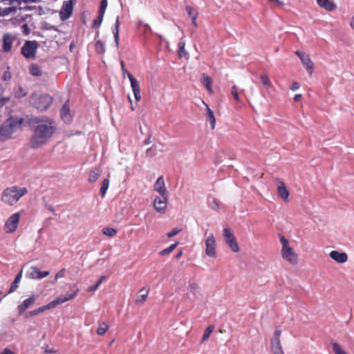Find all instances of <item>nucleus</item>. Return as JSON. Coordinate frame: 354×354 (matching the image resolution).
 Wrapping results in <instances>:
<instances>
[{"mask_svg":"<svg viewBox=\"0 0 354 354\" xmlns=\"http://www.w3.org/2000/svg\"><path fill=\"white\" fill-rule=\"evenodd\" d=\"M28 124L33 128L30 139V147L33 149L46 144L57 130L55 121L46 116L32 117L28 120Z\"/></svg>","mask_w":354,"mask_h":354,"instance_id":"nucleus-1","label":"nucleus"},{"mask_svg":"<svg viewBox=\"0 0 354 354\" xmlns=\"http://www.w3.org/2000/svg\"><path fill=\"white\" fill-rule=\"evenodd\" d=\"M24 122L23 118L10 115L0 124V142L10 140Z\"/></svg>","mask_w":354,"mask_h":354,"instance_id":"nucleus-2","label":"nucleus"},{"mask_svg":"<svg viewBox=\"0 0 354 354\" xmlns=\"http://www.w3.org/2000/svg\"><path fill=\"white\" fill-rule=\"evenodd\" d=\"M72 292L69 294H66L65 295H60L57 297L53 301L49 302L48 304L39 307L37 309L28 312V316L33 317L37 315L38 314L44 312L46 310L52 309L56 307L57 306L64 304L66 301H70L73 299L78 293L79 289L76 287V285H73L71 287Z\"/></svg>","mask_w":354,"mask_h":354,"instance_id":"nucleus-3","label":"nucleus"},{"mask_svg":"<svg viewBox=\"0 0 354 354\" xmlns=\"http://www.w3.org/2000/svg\"><path fill=\"white\" fill-rule=\"evenodd\" d=\"M27 193L28 190L26 187H18L17 186L7 187L2 193L1 201L6 204L13 205Z\"/></svg>","mask_w":354,"mask_h":354,"instance_id":"nucleus-4","label":"nucleus"},{"mask_svg":"<svg viewBox=\"0 0 354 354\" xmlns=\"http://www.w3.org/2000/svg\"><path fill=\"white\" fill-rule=\"evenodd\" d=\"M53 98L48 94L38 95L32 93L29 97V104L33 108L44 111L52 104Z\"/></svg>","mask_w":354,"mask_h":354,"instance_id":"nucleus-5","label":"nucleus"},{"mask_svg":"<svg viewBox=\"0 0 354 354\" xmlns=\"http://www.w3.org/2000/svg\"><path fill=\"white\" fill-rule=\"evenodd\" d=\"M37 48V41H26L21 48V53L25 58L32 59L35 57Z\"/></svg>","mask_w":354,"mask_h":354,"instance_id":"nucleus-6","label":"nucleus"},{"mask_svg":"<svg viewBox=\"0 0 354 354\" xmlns=\"http://www.w3.org/2000/svg\"><path fill=\"white\" fill-rule=\"evenodd\" d=\"M281 334V329L276 328L270 341V350L272 354H284L280 341Z\"/></svg>","mask_w":354,"mask_h":354,"instance_id":"nucleus-7","label":"nucleus"},{"mask_svg":"<svg viewBox=\"0 0 354 354\" xmlns=\"http://www.w3.org/2000/svg\"><path fill=\"white\" fill-rule=\"evenodd\" d=\"M223 237L225 243L228 245L232 252H238L239 247L236 238L230 228H225L223 230Z\"/></svg>","mask_w":354,"mask_h":354,"instance_id":"nucleus-8","label":"nucleus"},{"mask_svg":"<svg viewBox=\"0 0 354 354\" xmlns=\"http://www.w3.org/2000/svg\"><path fill=\"white\" fill-rule=\"evenodd\" d=\"M295 54L299 57L301 63L306 68V71L310 75L313 72L314 64L310 59L309 56L303 51L297 50Z\"/></svg>","mask_w":354,"mask_h":354,"instance_id":"nucleus-9","label":"nucleus"},{"mask_svg":"<svg viewBox=\"0 0 354 354\" xmlns=\"http://www.w3.org/2000/svg\"><path fill=\"white\" fill-rule=\"evenodd\" d=\"M73 5L71 1H65L59 12V17L62 21L68 19L73 14Z\"/></svg>","mask_w":354,"mask_h":354,"instance_id":"nucleus-10","label":"nucleus"},{"mask_svg":"<svg viewBox=\"0 0 354 354\" xmlns=\"http://www.w3.org/2000/svg\"><path fill=\"white\" fill-rule=\"evenodd\" d=\"M19 216V213H15L8 218L5 223V227L7 232L12 233L15 231L18 226Z\"/></svg>","mask_w":354,"mask_h":354,"instance_id":"nucleus-11","label":"nucleus"},{"mask_svg":"<svg viewBox=\"0 0 354 354\" xmlns=\"http://www.w3.org/2000/svg\"><path fill=\"white\" fill-rule=\"evenodd\" d=\"M169 200V194L166 196H156L153 201V207L158 212H164L167 208V204Z\"/></svg>","mask_w":354,"mask_h":354,"instance_id":"nucleus-12","label":"nucleus"},{"mask_svg":"<svg viewBox=\"0 0 354 354\" xmlns=\"http://www.w3.org/2000/svg\"><path fill=\"white\" fill-rule=\"evenodd\" d=\"M205 253L209 257H216V241L213 234L207 237L205 241Z\"/></svg>","mask_w":354,"mask_h":354,"instance_id":"nucleus-13","label":"nucleus"},{"mask_svg":"<svg viewBox=\"0 0 354 354\" xmlns=\"http://www.w3.org/2000/svg\"><path fill=\"white\" fill-rule=\"evenodd\" d=\"M49 274V271H40L37 267L32 266L30 271L26 273V276L33 279H41L48 276Z\"/></svg>","mask_w":354,"mask_h":354,"instance_id":"nucleus-14","label":"nucleus"},{"mask_svg":"<svg viewBox=\"0 0 354 354\" xmlns=\"http://www.w3.org/2000/svg\"><path fill=\"white\" fill-rule=\"evenodd\" d=\"M281 255L284 259L288 261L291 263H296L297 261V255L289 245L282 247Z\"/></svg>","mask_w":354,"mask_h":354,"instance_id":"nucleus-15","label":"nucleus"},{"mask_svg":"<svg viewBox=\"0 0 354 354\" xmlns=\"http://www.w3.org/2000/svg\"><path fill=\"white\" fill-rule=\"evenodd\" d=\"M60 117L65 123H70L72 122L73 119L69 107V100L66 101L62 105L60 110Z\"/></svg>","mask_w":354,"mask_h":354,"instance_id":"nucleus-16","label":"nucleus"},{"mask_svg":"<svg viewBox=\"0 0 354 354\" xmlns=\"http://www.w3.org/2000/svg\"><path fill=\"white\" fill-rule=\"evenodd\" d=\"M154 191L157 192L160 196H166L169 194L165 187L164 178L162 176H159L153 185Z\"/></svg>","mask_w":354,"mask_h":354,"instance_id":"nucleus-17","label":"nucleus"},{"mask_svg":"<svg viewBox=\"0 0 354 354\" xmlns=\"http://www.w3.org/2000/svg\"><path fill=\"white\" fill-rule=\"evenodd\" d=\"M330 257L339 263H344L348 260V256L345 252H339L333 250L329 254Z\"/></svg>","mask_w":354,"mask_h":354,"instance_id":"nucleus-18","label":"nucleus"},{"mask_svg":"<svg viewBox=\"0 0 354 354\" xmlns=\"http://www.w3.org/2000/svg\"><path fill=\"white\" fill-rule=\"evenodd\" d=\"M35 295H32L26 299L20 305L18 306L17 309L19 315H21L28 308L30 307L35 301Z\"/></svg>","mask_w":354,"mask_h":354,"instance_id":"nucleus-19","label":"nucleus"},{"mask_svg":"<svg viewBox=\"0 0 354 354\" xmlns=\"http://www.w3.org/2000/svg\"><path fill=\"white\" fill-rule=\"evenodd\" d=\"M317 3L320 8L329 12L334 10L337 7L333 0H317Z\"/></svg>","mask_w":354,"mask_h":354,"instance_id":"nucleus-20","label":"nucleus"},{"mask_svg":"<svg viewBox=\"0 0 354 354\" xmlns=\"http://www.w3.org/2000/svg\"><path fill=\"white\" fill-rule=\"evenodd\" d=\"M131 86L134 95L135 100L138 102L141 100L140 85L136 79L130 78Z\"/></svg>","mask_w":354,"mask_h":354,"instance_id":"nucleus-21","label":"nucleus"},{"mask_svg":"<svg viewBox=\"0 0 354 354\" xmlns=\"http://www.w3.org/2000/svg\"><path fill=\"white\" fill-rule=\"evenodd\" d=\"M120 26V18L119 16L116 17L115 22L114 24V26L112 28L113 37H114V42L115 44V46L117 48L119 47V41H120V37H119V30Z\"/></svg>","mask_w":354,"mask_h":354,"instance_id":"nucleus-22","label":"nucleus"},{"mask_svg":"<svg viewBox=\"0 0 354 354\" xmlns=\"http://www.w3.org/2000/svg\"><path fill=\"white\" fill-rule=\"evenodd\" d=\"M12 45V39L9 34H5L3 37V49L5 52L10 50Z\"/></svg>","mask_w":354,"mask_h":354,"instance_id":"nucleus-23","label":"nucleus"},{"mask_svg":"<svg viewBox=\"0 0 354 354\" xmlns=\"http://www.w3.org/2000/svg\"><path fill=\"white\" fill-rule=\"evenodd\" d=\"M101 175V169L99 167L93 169L89 174L88 180L89 183H95Z\"/></svg>","mask_w":354,"mask_h":354,"instance_id":"nucleus-24","label":"nucleus"},{"mask_svg":"<svg viewBox=\"0 0 354 354\" xmlns=\"http://www.w3.org/2000/svg\"><path fill=\"white\" fill-rule=\"evenodd\" d=\"M207 120L210 122L212 129L215 128L216 118L214 111L206 104Z\"/></svg>","mask_w":354,"mask_h":354,"instance_id":"nucleus-25","label":"nucleus"},{"mask_svg":"<svg viewBox=\"0 0 354 354\" xmlns=\"http://www.w3.org/2000/svg\"><path fill=\"white\" fill-rule=\"evenodd\" d=\"M278 194L279 196L283 200H287L289 196V192L287 189L285 185L281 183V185H279L277 187Z\"/></svg>","mask_w":354,"mask_h":354,"instance_id":"nucleus-26","label":"nucleus"},{"mask_svg":"<svg viewBox=\"0 0 354 354\" xmlns=\"http://www.w3.org/2000/svg\"><path fill=\"white\" fill-rule=\"evenodd\" d=\"M22 277V270H21L15 277L14 281L12 282L8 293L14 292L18 288V283L20 282Z\"/></svg>","mask_w":354,"mask_h":354,"instance_id":"nucleus-27","label":"nucleus"},{"mask_svg":"<svg viewBox=\"0 0 354 354\" xmlns=\"http://www.w3.org/2000/svg\"><path fill=\"white\" fill-rule=\"evenodd\" d=\"M202 77H203V84L204 85V86L207 88V90L210 92V93H212V79L210 77H209L208 75H207L205 73H203L202 74Z\"/></svg>","mask_w":354,"mask_h":354,"instance_id":"nucleus-28","label":"nucleus"},{"mask_svg":"<svg viewBox=\"0 0 354 354\" xmlns=\"http://www.w3.org/2000/svg\"><path fill=\"white\" fill-rule=\"evenodd\" d=\"M30 75L35 77H39L42 75V71L40 67L35 64H32L29 68Z\"/></svg>","mask_w":354,"mask_h":354,"instance_id":"nucleus-29","label":"nucleus"},{"mask_svg":"<svg viewBox=\"0 0 354 354\" xmlns=\"http://www.w3.org/2000/svg\"><path fill=\"white\" fill-rule=\"evenodd\" d=\"M185 42L182 39H180V41L178 42V55H179L180 57H184L188 59L189 58V55L185 51Z\"/></svg>","mask_w":354,"mask_h":354,"instance_id":"nucleus-30","label":"nucleus"},{"mask_svg":"<svg viewBox=\"0 0 354 354\" xmlns=\"http://www.w3.org/2000/svg\"><path fill=\"white\" fill-rule=\"evenodd\" d=\"M95 49L97 54L103 55L106 52V48L104 42L101 40H97L95 44Z\"/></svg>","mask_w":354,"mask_h":354,"instance_id":"nucleus-31","label":"nucleus"},{"mask_svg":"<svg viewBox=\"0 0 354 354\" xmlns=\"http://www.w3.org/2000/svg\"><path fill=\"white\" fill-rule=\"evenodd\" d=\"M109 186V179L106 178L103 180L100 186V196L104 198Z\"/></svg>","mask_w":354,"mask_h":354,"instance_id":"nucleus-32","label":"nucleus"},{"mask_svg":"<svg viewBox=\"0 0 354 354\" xmlns=\"http://www.w3.org/2000/svg\"><path fill=\"white\" fill-rule=\"evenodd\" d=\"M178 244V242L176 241L174 243L170 245L168 248L159 252V253H158L159 255L165 256V255L170 254L177 247Z\"/></svg>","mask_w":354,"mask_h":354,"instance_id":"nucleus-33","label":"nucleus"},{"mask_svg":"<svg viewBox=\"0 0 354 354\" xmlns=\"http://www.w3.org/2000/svg\"><path fill=\"white\" fill-rule=\"evenodd\" d=\"M143 292H145V293L140 295L137 297V299L136 300V303H138V304H143L145 301V300L147 299V296H148L149 290H145V288H142L140 291V293Z\"/></svg>","mask_w":354,"mask_h":354,"instance_id":"nucleus-34","label":"nucleus"},{"mask_svg":"<svg viewBox=\"0 0 354 354\" xmlns=\"http://www.w3.org/2000/svg\"><path fill=\"white\" fill-rule=\"evenodd\" d=\"M185 10L187 13V15H189V17L191 18V19H193V18H197L198 15V12L197 11V10H196L194 8H193L192 6H187L185 7Z\"/></svg>","mask_w":354,"mask_h":354,"instance_id":"nucleus-35","label":"nucleus"},{"mask_svg":"<svg viewBox=\"0 0 354 354\" xmlns=\"http://www.w3.org/2000/svg\"><path fill=\"white\" fill-rule=\"evenodd\" d=\"M117 230L112 227H104L102 230L103 234L109 237H113L117 234Z\"/></svg>","mask_w":354,"mask_h":354,"instance_id":"nucleus-36","label":"nucleus"},{"mask_svg":"<svg viewBox=\"0 0 354 354\" xmlns=\"http://www.w3.org/2000/svg\"><path fill=\"white\" fill-rule=\"evenodd\" d=\"M104 15L98 13L97 17L93 21L91 26L93 28H99L101 26Z\"/></svg>","mask_w":354,"mask_h":354,"instance_id":"nucleus-37","label":"nucleus"},{"mask_svg":"<svg viewBox=\"0 0 354 354\" xmlns=\"http://www.w3.org/2000/svg\"><path fill=\"white\" fill-rule=\"evenodd\" d=\"M214 329V326L213 325H209L207 326V328L204 331V333L202 337V342H205L207 340L211 335V333L213 332Z\"/></svg>","mask_w":354,"mask_h":354,"instance_id":"nucleus-38","label":"nucleus"},{"mask_svg":"<svg viewBox=\"0 0 354 354\" xmlns=\"http://www.w3.org/2000/svg\"><path fill=\"white\" fill-rule=\"evenodd\" d=\"M108 329H109L108 324L103 322L100 324V326H98V328L97 329L96 333L98 335H103L106 333V332L108 330Z\"/></svg>","mask_w":354,"mask_h":354,"instance_id":"nucleus-39","label":"nucleus"},{"mask_svg":"<svg viewBox=\"0 0 354 354\" xmlns=\"http://www.w3.org/2000/svg\"><path fill=\"white\" fill-rule=\"evenodd\" d=\"M199 289V286L196 283H190L188 286V290L192 292L195 297H197V292Z\"/></svg>","mask_w":354,"mask_h":354,"instance_id":"nucleus-40","label":"nucleus"},{"mask_svg":"<svg viewBox=\"0 0 354 354\" xmlns=\"http://www.w3.org/2000/svg\"><path fill=\"white\" fill-rule=\"evenodd\" d=\"M261 82L267 88L272 86V84L270 81L269 77L267 75H262L260 76Z\"/></svg>","mask_w":354,"mask_h":354,"instance_id":"nucleus-41","label":"nucleus"},{"mask_svg":"<svg viewBox=\"0 0 354 354\" xmlns=\"http://www.w3.org/2000/svg\"><path fill=\"white\" fill-rule=\"evenodd\" d=\"M333 350L335 354H347L337 342L332 343Z\"/></svg>","mask_w":354,"mask_h":354,"instance_id":"nucleus-42","label":"nucleus"},{"mask_svg":"<svg viewBox=\"0 0 354 354\" xmlns=\"http://www.w3.org/2000/svg\"><path fill=\"white\" fill-rule=\"evenodd\" d=\"M208 204L210 208L218 210L219 207L218 201L215 198L208 199Z\"/></svg>","mask_w":354,"mask_h":354,"instance_id":"nucleus-43","label":"nucleus"},{"mask_svg":"<svg viewBox=\"0 0 354 354\" xmlns=\"http://www.w3.org/2000/svg\"><path fill=\"white\" fill-rule=\"evenodd\" d=\"M27 93L24 91V89L20 86H19L18 90L15 92V96L16 98L20 99L25 96H26Z\"/></svg>","mask_w":354,"mask_h":354,"instance_id":"nucleus-44","label":"nucleus"},{"mask_svg":"<svg viewBox=\"0 0 354 354\" xmlns=\"http://www.w3.org/2000/svg\"><path fill=\"white\" fill-rule=\"evenodd\" d=\"M107 6H108L107 1L106 0H102L100 1V8H99V10H98V13L104 15L105 10H106V9L107 8Z\"/></svg>","mask_w":354,"mask_h":354,"instance_id":"nucleus-45","label":"nucleus"},{"mask_svg":"<svg viewBox=\"0 0 354 354\" xmlns=\"http://www.w3.org/2000/svg\"><path fill=\"white\" fill-rule=\"evenodd\" d=\"M17 10V8L15 6L7 7L3 9V15H8L10 13L15 12Z\"/></svg>","mask_w":354,"mask_h":354,"instance_id":"nucleus-46","label":"nucleus"},{"mask_svg":"<svg viewBox=\"0 0 354 354\" xmlns=\"http://www.w3.org/2000/svg\"><path fill=\"white\" fill-rule=\"evenodd\" d=\"M146 156L147 157H153L156 155V149L153 147H149L146 150Z\"/></svg>","mask_w":354,"mask_h":354,"instance_id":"nucleus-47","label":"nucleus"},{"mask_svg":"<svg viewBox=\"0 0 354 354\" xmlns=\"http://www.w3.org/2000/svg\"><path fill=\"white\" fill-rule=\"evenodd\" d=\"M231 93L233 95V97H234V100L236 101H239V93H238V88H237V87L235 85H234L232 87Z\"/></svg>","mask_w":354,"mask_h":354,"instance_id":"nucleus-48","label":"nucleus"},{"mask_svg":"<svg viewBox=\"0 0 354 354\" xmlns=\"http://www.w3.org/2000/svg\"><path fill=\"white\" fill-rule=\"evenodd\" d=\"M10 67H8L7 71H5L3 75L2 76V80L3 81H8L11 79V74L9 71Z\"/></svg>","mask_w":354,"mask_h":354,"instance_id":"nucleus-49","label":"nucleus"},{"mask_svg":"<svg viewBox=\"0 0 354 354\" xmlns=\"http://www.w3.org/2000/svg\"><path fill=\"white\" fill-rule=\"evenodd\" d=\"M180 231H181V230H180V229L174 228L171 232H168L167 236L169 238H171V237L177 235L178 233H180Z\"/></svg>","mask_w":354,"mask_h":354,"instance_id":"nucleus-50","label":"nucleus"},{"mask_svg":"<svg viewBox=\"0 0 354 354\" xmlns=\"http://www.w3.org/2000/svg\"><path fill=\"white\" fill-rule=\"evenodd\" d=\"M66 270L65 268H62L60 270L57 272V273L55 274V279L57 280L59 278H62L64 277Z\"/></svg>","mask_w":354,"mask_h":354,"instance_id":"nucleus-51","label":"nucleus"},{"mask_svg":"<svg viewBox=\"0 0 354 354\" xmlns=\"http://www.w3.org/2000/svg\"><path fill=\"white\" fill-rule=\"evenodd\" d=\"M9 100V97H0V108H2Z\"/></svg>","mask_w":354,"mask_h":354,"instance_id":"nucleus-52","label":"nucleus"},{"mask_svg":"<svg viewBox=\"0 0 354 354\" xmlns=\"http://www.w3.org/2000/svg\"><path fill=\"white\" fill-rule=\"evenodd\" d=\"M100 285V283L97 281L95 284L91 286L88 288V292H94V291H95L98 288Z\"/></svg>","mask_w":354,"mask_h":354,"instance_id":"nucleus-53","label":"nucleus"},{"mask_svg":"<svg viewBox=\"0 0 354 354\" xmlns=\"http://www.w3.org/2000/svg\"><path fill=\"white\" fill-rule=\"evenodd\" d=\"M21 28H22V30H23V32H24V35H29V34H30V28H29V27H28V24H24L21 26Z\"/></svg>","mask_w":354,"mask_h":354,"instance_id":"nucleus-54","label":"nucleus"},{"mask_svg":"<svg viewBox=\"0 0 354 354\" xmlns=\"http://www.w3.org/2000/svg\"><path fill=\"white\" fill-rule=\"evenodd\" d=\"M280 241L282 244V247H286V246L289 245L288 239H286V237L283 235H281L280 236Z\"/></svg>","mask_w":354,"mask_h":354,"instance_id":"nucleus-55","label":"nucleus"},{"mask_svg":"<svg viewBox=\"0 0 354 354\" xmlns=\"http://www.w3.org/2000/svg\"><path fill=\"white\" fill-rule=\"evenodd\" d=\"M299 86H300V85H299V84L297 82H293L291 84V85H290V88L292 91H296V90L299 89Z\"/></svg>","mask_w":354,"mask_h":354,"instance_id":"nucleus-56","label":"nucleus"},{"mask_svg":"<svg viewBox=\"0 0 354 354\" xmlns=\"http://www.w3.org/2000/svg\"><path fill=\"white\" fill-rule=\"evenodd\" d=\"M120 65L123 75H125V73L127 72L128 70L125 68V64L123 60H120Z\"/></svg>","mask_w":354,"mask_h":354,"instance_id":"nucleus-57","label":"nucleus"},{"mask_svg":"<svg viewBox=\"0 0 354 354\" xmlns=\"http://www.w3.org/2000/svg\"><path fill=\"white\" fill-rule=\"evenodd\" d=\"M46 29L48 30H57V28L53 26L48 24H46Z\"/></svg>","mask_w":354,"mask_h":354,"instance_id":"nucleus-58","label":"nucleus"},{"mask_svg":"<svg viewBox=\"0 0 354 354\" xmlns=\"http://www.w3.org/2000/svg\"><path fill=\"white\" fill-rule=\"evenodd\" d=\"M1 354H16L13 353L9 348H5Z\"/></svg>","mask_w":354,"mask_h":354,"instance_id":"nucleus-59","label":"nucleus"},{"mask_svg":"<svg viewBox=\"0 0 354 354\" xmlns=\"http://www.w3.org/2000/svg\"><path fill=\"white\" fill-rule=\"evenodd\" d=\"M151 142V136H149L147 138H146L143 143L144 145H149Z\"/></svg>","mask_w":354,"mask_h":354,"instance_id":"nucleus-60","label":"nucleus"},{"mask_svg":"<svg viewBox=\"0 0 354 354\" xmlns=\"http://www.w3.org/2000/svg\"><path fill=\"white\" fill-rule=\"evenodd\" d=\"M47 207L50 212H51L54 215H55V209L51 205H48Z\"/></svg>","mask_w":354,"mask_h":354,"instance_id":"nucleus-61","label":"nucleus"},{"mask_svg":"<svg viewBox=\"0 0 354 354\" xmlns=\"http://www.w3.org/2000/svg\"><path fill=\"white\" fill-rule=\"evenodd\" d=\"M269 1H274L276 2L278 5L281 6H284V3L280 0H268Z\"/></svg>","mask_w":354,"mask_h":354,"instance_id":"nucleus-62","label":"nucleus"},{"mask_svg":"<svg viewBox=\"0 0 354 354\" xmlns=\"http://www.w3.org/2000/svg\"><path fill=\"white\" fill-rule=\"evenodd\" d=\"M302 95L301 94H296L294 97V100L297 102L301 98Z\"/></svg>","mask_w":354,"mask_h":354,"instance_id":"nucleus-63","label":"nucleus"},{"mask_svg":"<svg viewBox=\"0 0 354 354\" xmlns=\"http://www.w3.org/2000/svg\"><path fill=\"white\" fill-rule=\"evenodd\" d=\"M350 26L354 30V16L351 17Z\"/></svg>","mask_w":354,"mask_h":354,"instance_id":"nucleus-64","label":"nucleus"}]
</instances>
